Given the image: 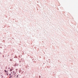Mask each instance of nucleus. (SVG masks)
I'll list each match as a JSON object with an SVG mask.
<instances>
[{
    "instance_id": "nucleus-5",
    "label": "nucleus",
    "mask_w": 78,
    "mask_h": 78,
    "mask_svg": "<svg viewBox=\"0 0 78 78\" xmlns=\"http://www.w3.org/2000/svg\"><path fill=\"white\" fill-rule=\"evenodd\" d=\"M18 76H19V75H17V77H18Z\"/></svg>"
},
{
    "instance_id": "nucleus-3",
    "label": "nucleus",
    "mask_w": 78,
    "mask_h": 78,
    "mask_svg": "<svg viewBox=\"0 0 78 78\" xmlns=\"http://www.w3.org/2000/svg\"><path fill=\"white\" fill-rule=\"evenodd\" d=\"M12 69H10V72H12Z\"/></svg>"
},
{
    "instance_id": "nucleus-1",
    "label": "nucleus",
    "mask_w": 78,
    "mask_h": 78,
    "mask_svg": "<svg viewBox=\"0 0 78 78\" xmlns=\"http://www.w3.org/2000/svg\"><path fill=\"white\" fill-rule=\"evenodd\" d=\"M9 76H10L9 77V78H12V75H11V74H9Z\"/></svg>"
},
{
    "instance_id": "nucleus-2",
    "label": "nucleus",
    "mask_w": 78,
    "mask_h": 78,
    "mask_svg": "<svg viewBox=\"0 0 78 78\" xmlns=\"http://www.w3.org/2000/svg\"><path fill=\"white\" fill-rule=\"evenodd\" d=\"M13 73L14 75H16V73H15V72H14V71H13Z\"/></svg>"
},
{
    "instance_id": "nucleus-4",
    "label": "nucleus",
    "mask_w": 78,
    "mask_h": 78,
    "mask_svg": "<svg viewBox=\"0 0 78 78\" xmlns=\"http://www.w3.org/2000/svg\"><path fill=\"white\" fill-rule=\"evenodd\" d=\"M5 72L6 73V72H7V71H6V70H5Z\"/></svg>"
},
{
    "instance_id": "nucleus-7",
    "label": "nucleus",
    "mask_w": 78,
    "mask_h": 78,
    "mask_svg": "<svg viewBox=\"0 0 78 78\" xmlns=\"http://www.w3.org/2000/svg\"><path fill=\"white\" fill-rule=\"evenodd\" d=\"M11 73H12V72H11Z\"/></svg>"
},
{
    "instance_id": "nucleus-6",
    "label": "nucleus",
    "mask_w": 78,
    "mask_h": 78,
    "mask_svg": "<svg viewBox=\"0 0 78 78\" xmlns=\"http://www.w3.org/2000/svg\"><path fill=\"white\" fill-rule=\"evenodd\" d=\"M10 60L11 61H12V59H10Z\"/></svg>"
},
{
    "instance_id": "nucleus-8",
    "label": "nucleus",
    "mask_w": 78,
    "mask_h": 78,
    "mask_svg": "<svg viewBox=\"0 0 78 78\" xmlns=\"http://www.w3.org/2000/svg\"><path fill=\"white\" fill-rule=\"evenodd\" d=\"M2 77H3V76H2Z\"/></svg>"
}]
</instances>
